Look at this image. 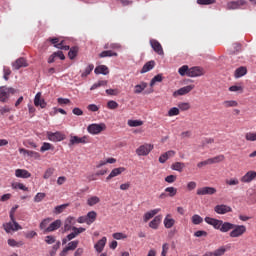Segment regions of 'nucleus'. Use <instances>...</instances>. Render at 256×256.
Here are the masks:
<instances>
[{"label": "nucleus", "instance_id": "23", "mask_svg": "<svg viewBox=\"0 0 256 256\" xmlns=\"http://www.w3.org/2000/svg\"><path fill=\"white\" fill-rule=\"evenodd\" d=\"M105 245H107V237H103L100 239L95 245L94 248L97 253H102L103 249H105Z\"/></svg>", "mask_w": 256, "mask_h": 256}, {"label": "nucleus", "instance_id": "21", "mask_svg": "<svg viewBox=\"0 0 256 256\" xmlns=\"http://www.w3.org/2000/svg\"><path fill=\"white\" fill-rule=\"evenodd\" d=\"M75 217L69 216L64 222V231H73V225H75Z\"/></svg>", "mask_w": 256, "mask_h": 256}, {"label": "nucleus", "instance_id": "25", "mask_svg": "<svg viewBox=\"0 0 256 256\" xmlns=\"http://www.w3.org/2000/svg\"><path fill=\"white\" fill-rule=\"evenodd\" d=\"M233 227H235V224L222 221L220 224V231L221 233H229V231L233 230Z\"/></svg>", "mask_w": 256, "mask_h": 256}, {"label": "nucleus", "instance_id": "52", "mask_svg": "<svg viewBox=\"0 0 256 256\" xmlns=\"http://www.w3.org/2000/svg\"><path fill=\"white\" fill-rule=\"evenodd\" d=\"M45 197H46V194H45V193L39 192V193H37V194L35 195V197H34V202H35V203H41V201L44 200Z\"/></svg>", "mask_w": 256, "mask_h": 256}, {"label": "nucleus", "instance_id": "22", "mask_svg": "<svg viewBox=\"0 0 256 256\" xmlns=\"http://www.w3.org/2000/svg\"><path fill=\"white\" fill-rule=\"evenodd\" d=\"M160 211H161V208H156L146 212L143 217L144 223H147L149 220L153 219V217L157 215V213H160Z\"/></svg>", "mask_w": 256, "mask_h": 256}, {"label": "nucleus", "instance_id": "36", "mask_svg": "<svg viewBox=\"0 0 256 256\" xmlns=\"http://www.w3.org/2000/svg\"><path fill=\"white\" fill-rule=\"evenodd\" d=\"M67 207H69V204H62V205L56 206L54 208L53 213L55 215H61V213H63V211H65L67 209Z\"/></svg>", "mask_w": 256, "mask_h": 256}, {"label": "nucleus", "instance_id": "18", "mask_svg": "<svg viewBox=\"0 0 256 256\" xmlns=\"http://www.w3.org/2000/svg\"><path fill=\"white\" fill-rule=\"evenodd\" d=\"M253 179H256L255 171H248L244 176L240 178V181L242 183H251Z\"/></svg>", "mask_w": 256, "mask_h": 256}, {"label": "nucleus", "instance_id": "12", "mask_svg": "<svg viewBox=\"0 0 256 256\" xmlns=\"http://www.w3.org/2000/svg\"><path fill=\"white\" fill-rule=\"evenodd\" d=\"M205 75V70L199 66L190 68L188 71V77H201Z\"/></svg>", "mask_w": 256, "mask_h": 256}, {"label": "nucleus", "instance_id": "19", "mask_svg": "<svg viewBox=\"0 0 256 256\" xmlns=\"http://www.w3.org/2000/svg\"><path fill=\"white\" fill-rule=\"evenodd\" d=\"M163 224L165 229H171L175 226V219H173V216H171V214H167L163 220Z\"/></svg>", "mask_w": 256, "mask_h": 256}, {"label": "nucleus", "instance_id": "46", "mask_svg": "<svg viewBox=\"0 0 256 256\" xmlns=\"http://www.w3.org/2000/svg\"><path fill=\"white\" fill-rule=\"evenodd\" d=\"M178 109H180V111H189L191 109V104H189V102H180L178 104Z\"/></svg>", "mask_w": 256, "mask_h": 256}, {"label": "nucleus", "instance_id": "2", "mask_svg": "<svg viewBox=\"0 0 256 256\" xmlns=\"http://www.w3.org/2000/svg\"><path fill=\"white\" fill-rule=\"evenodd\" d=\"M247 233V227L245 225H235L232 228V231L229 233L230 237L232 239H235L237 237H243Z\"/></svg>", "mask_w": 256, "mask_h": 256}, {"label": "nucleus", "instance_id": "10", "mask_svg": "<svg viewBox=\"0 0 256 256\" xmlns=\"http://www.w3.org/2000/svg\"><path fill=\"white\" fill-rule=\"evenodd\" d=\"M150 45L153 51L157 53V55H161V56L165 55V52L163 51V46L159 41H157L156 39H150Z\"/></svg>", "mask_w": 256, "mask_h": 256}, {"label": "nucleus", "instance_id": "38", "mask_svg": "<svg viewBox=\"0 0 256 256\" xmlns=\"http://www.w3.org/2000/svg\"><path fill=\"white\" fill-rule=\"evenodd\" d=\"M101 199L98 196H92L87 199V205L89 207H93L94 205H97V203H100Z\"/></svg>", "mask_w": 256, "mask_h": 256}, {"label": "nucleus", "instance_id": "7", "mask_svg": "<svg viewBox=\"0 0 256 256\" xmlns=\"http://www.w3.org/2000/svg\"><path fill=\"white\" fill-rule=\"evenodd\" d=\"M3 229L7 233H11V231H20L21 229H23V227H21V225H19V223L17 222L10 221L3 224Z\"/></svg>", "mask_w": 256, "mask_h": 256}, {"label": "nucleus", "instance_id": "32", "mask_svg": "<svg viewBox=\"0 0 256 256\" xmlns=\"http://www.w3.org/2000/svg\"><path fill=\"white\" fill-rule=\"evenodd\" d=\"M171 169H173V171H178L179 173H181V171H183V169H185V163L175 162L171 165Z\"/></svg>", "mask_w": 256, "mask_h": 256}, {"label": "nucleus", "instance_id": "30", "mask_svg": "<svg viewBox=\"0 0 256 256\" xmlns=\"http://www.w3.org/2000/svg\"><path fill=\"white\" fill-rule=\"evenodd\" d=\"M223 161H225V155L223 154L208 159L209 165H215V163H221Z\"/></svg>", "mask_w": 256, "mask_h": 256}, {"label": "nucleus", "instance_id": "53", "mask_svg": "<svg viewBox=\"0 0 256 256\" xmlns=\"http://www.w3.org/2000/svg\"><path fill=\"white\" fill-rule=\"evenodd\" d=\"M12 187L13 189H20L21 191H29V188H27L23 183L12 184Z\"/></svg>", "mask_w": 256, "mask_h": 256}, {"label": "nucleus", "instance_id": "56", "mask_svg": "<svg viewBox=\"0 0 256 256\" xmlns=\"http://www.w3.org/2000/svg\"><path fill=\"white\" fill-rule=\"evenodd\" d=\"M49 223H51V218H46L40 223V229L44 230V233H45V229H47V226L49 225Z\"/></svg>", "mask_w": 256, "mask_h": 256}, {"label": "nucleus", "instance_id": "47", "mask_svg": "<svg viewBox=\"0 0 256 256\" xmlns=\"http://www.w3.org/2000/svg\"><path fill=\"white\" fill-rule=\"evenodd\" d=\"M161 81H163V75L158 74L154 76L150 82V87H153L155 83H161Z\"/></svg>", "mask_w": 256, "mask_h": 256}, {"label": "nucleus", "instance_id": "1", "mask_svg": "<svg viewBox=\"0 0 256 256\" xmlns=\"http://www.w3.org/2000/svg\"><path fill=\"white\" fill-rule=\"evenodd\" d=\"M105 129H107V125H105V123H94V124H90L87 127V131L88 133H90V135H99V133H103V131H105Z\"/></svg>", "mask_w": 256, "mask_h": 256}, {"label": "nucleus", "instance_id": "43", "mask_svg": "<svg viewBox=\"0 0 256 256\" xmlns=\"http://www.w3.org/2000/svg\"><path fill=\"white\" fill-rule=\"evenodd\" d=\"M191 221L193 225H201V223H203V217L199 216V214H194Z\"/></svg>", "mask_w": 256, "mask_h": 256}, {"label": "nucleus", "instance_id": "42", "mask_svg": "<svg viewBox=\"0 0 256 256\" xmlns=\"http://www.w3.org/2000/svg\"><path fill=\"white\" fill-rule=\"evenodd\" d=\"M164 191L168 197H175L177 195V188L175 187H167Z\"/></svg>", "mask_w": 256, "mask_h": 256}, {"label": "nucleus", "instance_id": "11", "mask_svg": "<svg viewBox=\"0 0 256 256\" xmlns=\"http://www.w3.org/2000/svg\"><path fill=\"white\" fill-rule=\"evenodd\" d=\"M12 67L15 71H19V69L23 67H29V63L27 62V59L20 57L12 63Z\"/></svg>", "mask_w": 256, "mask_h": 256}, {"label": "nucleus", "instance_id": "39", "mask_svg": "<svg viewBox=\"0 0 256 256\" xmlns=\"http://www.w3.org/2000/svg\"><path fill=\"white\" fill-rule=\"evenodd\" d=\"M223 107H225L226 109H229V107H238L239 106V102L235 101V100H226L222 103Z\"/></svg>", "mask_w": 256, "mask_h": 256}, {"label": "nucleus", "instance_id": "60", "mask_svg": "<svg viewBox=\"0 0 256 256\" xmlns=\"http://www.w3.org/2000/svg\"><path fill=\"white\" fill-rule=\"evenodd\" d=\"M56 49H62L63 51H69L70 47L65 45V41L62 40L59 44L56 45Z\"/></svg>", "mask_w": 256, "mask_h": 256}, {"label": "nucleus", "instance_id": "55", "mask_svg": "<svg viewBox=\"0 0 256 256\" xmlns=\"http://www.w3.org/2000/svg\"><path fill=\"white\" fill-rule=\"evenodd\" d=\"M179 113H180L179 108L173 107L168 111V117H175L179 115Z\"/></svg>", "mask_w": 256, "mask_h": 256}, {"label": "nucleus", "instance_id": "28", "mask_svg": "<svg viewBox=\"0 0 256 256\" xmlns=\"http://www.w3.org/2000/svg\"><path fill=\"white\" fill-rule=\"evenodd\" d=\"M244 75H247V67H245V66H241V67L237 68L234 72L235 79L244 77Z\"/></svg>", "mask_w": 256, "mask_h": 256}, {"label": "nucleus", "instance_id": "49", "mask_svg": "<svg viewBox=\"0 0 256 256\" xmlns=\"http://www.w3.org/2000/svg\"><path fill=\"white\" fill-rule=\"evenodd\" d=\"M129 127H141L143 125V121L141 120H128Z\"/></svg>", "mask_w": 256, "mask_h": 256}, {"label": "nucleus", "instance_id": "8", "mask_svg": "<svg viewBox=\"0 0 256 256\" xmlns=\"http://www.w3.org/2000/svg\"><path fill=\"white\" fill-rule=\"evenodd\" d=\"M194 89H195V85H193V84H190L188 86H184V87L176 90L173 93V97H179V96H182V95H187L188 93H191Z\"/></svg>", "mask_w": 256, "mask_h": 256}, {"label": "nucleus", "instance_id": "50", "mask_svg": "<svg viewBox=\"0 0 256 256\" xmlns=\"http://www.w3.org/2000/svg\"><path fill=\"white\" fill-rule=\"evenodd\" d=\"M93 69H95V66L93 64L88 65L81 76L87 77V75H91V72L93 71Z\"/></svg>", "mask_w": 256, "mask_h": 256}, {"label": "nucleus", "instance_id": "13", "mask_svg": "<svg viewBox=\"0 0 256 256\" xmlns=\"http://www.w3.org/2000/svg\"><path fill=\"white\" fill-rule=\"evenodd\" d=\"M204 221L205 223H207L208 225H211L212 227H214V229H217L218 231H220L221 223L223 222V220H219L211 217H206Z\"/></svg>", "mask_w": 256, "mask_h": 256}, {"label": "nucleus", "instance_id": "3", "mask_svg": "<svg viewBox=\"0 0 256 256\" xmlns=\"http://www.w3.org/2000/svg\"><path fill=\"white\" fill-rule=\"evenodd\" d=\"M9 95H15L14 88L2 86L0 87V101L1 103H7V99H9Z\"/></svg>", "mask_w": 256, "mask_h": 256}, {"label": "nucleus", "instance_id": "35", "mask_svg": "<svg viewBox=\"0 0 256 256\" xmlns=\"http://www.w3.org/2000/svg\"><path fill=\"white\" fill-rule=\"evenodd\" d=\"M78 53H79V47L74 46V47L70 48V50L68 52L69 59H71V60L75 59V57H77Z\"/></svg>", "mask_w": 256, "mask_h": 256}, {"label": "nucleus", "instance_id": "58", "mask_svg": "<svg viewBox=\"0 0 256 256\" xmlns=\"http://www.w3.org/2000/svg\"><path fill=\"white\" fill-rule=\"evenodd\" d=\"M72 231L74 232V235H76V237H77L78 235H81V233H85L86 229L83 227L77 228V227L73 226Z\"/></svg>", "mask_w": 256, "mask_h": 256}, {"label": "nucleus", "instance_id": "51", "mask_svg": "<svg viewBox=\"0 0 256 256\" xmlns=\"http://www.w3.org/2000/svg\"><path fill=\"white\" fill-rule=\"evenodd\" d=\"M79 245V241L75 240V241H71L70 243H68L67 245V249L68 251H75L76 247H78Z\"/></svg>", "mask_w": 256, "mask_h": 256}, {"label": "nucleus", "instance_id": "14", "mask_svg": "<svg viewBox=\"0 0 256 256\" xmlns=\"http://www.w3.org/2000/svg\"><path fill=\"white\" fill-rule=\"evenodd\" d=\"M217 193V189L214 187H202L197 189V195H215Z\"/></svg>", "mask_w": 256, "mask_h": 256}, {"label": "nucleus", "instance_id": "16", "mask_svg": "<svg viewBox=\"0 0 256 256\" xmlns=\"http://www.w3.org/2000/svg\"><path fill=\"white\" fill-rule=\"evenodd\" d=\"M121 173H125V167H119V168H114L108 177H106V181H111L114 177H119Z\"/></svg>", "mask_w": 256, "mask_h": 256}, {"label": "nucleus", "instance_id": "54", "mask_svg": "<svg viewBox=\"0 0 256 256\" xmlns=\"http://www.w3.org/2000/svg\"><path fill=\"white\" fill-rule=\"evenodd\" d=\"M246 141H256V132H247L245 134Z\"/></svg>", "mask_w": 256, "mask_h": 256}, {"label": "nucleus", "instance_id": "57", "mask_svg": "<svg viewBox=\"0 0 256 256\" xmlns=\"http://www.w3.org/2000/svg\"><path fill=\"white\" fill-rule=\"evenodd\" d=\"M53 173H55L54 168L46 169V171L44 172V175H43V179H49V177H51L53 175Z\"/></svg>", "mask_w": 256, "mask_h": 256}, {"label": "nucleus", "instance_id": "61", "mask_svg": "<svg viewBox=\"0 0 256 256\" xmlns=\"http://www.w3.org/2000/svg\"><path fill=\"white\" fill-rule=\"evenodd\" d=\"M108 109H117L119 107V103L115 102L114 100H110L107 103Z\"/></svg>", "mask_w": 256, "mask_h": 256}, {"label": "nucleus", "instance_id": "9", "mask_svg": "<svg viewBox=\"0 0 256 256\" xmlns=\"http://www.w3.org/2000/svg\"><path fill=\"white\" fill-rule=\"evenodd\" d=\"M214 211L218 215H225L227 213H232L233 208H231V206H227L225 204H219L214 207Z\"/></svg>", "mask_w": 256, "mask_h": 256}, {"label": "nucleus", "instance_id": "29", "mask_svg": "<svg viewBox=\"0 0 256 256\" xmlns=\"http://www.w3.org/2000/svg\"><path fill=\"white\" fill-rule=\"evenodd\" d=\"M94 73H96V75H108L109 68L105 65H100L95 68Z\"/></svg>", "mask_w": 256, "mask_h": 256}, {"label": "nucleus", "instance_id": "17", "mask_svg": "<svg viewBox=\"0 0 256 256\" xmlns=\"http://www.w3.org/2000/svg\"><path fill=\"white\" fill-rule=\"evenodd\" d=\"M62 225V222L60 219L52 222L46 229L45 233H53V231H57V229H60Z\"/></svg>", "mask_w": 256, "mask_h": 256}, {"label": "nucleus", "instance_id": "20", "mask_svg": "<svg viewBox=\"0 0 256 256\" xmlns=\"http://www.w3.org/2000/svg\"><path fill=\"white\" fill-rule=\"evenodd\" d=\"M15 177H18V179H29V177H31V174L26 169H16Z\"/></svg>", "mask_w": 256, "mask_h": 256}, {"label": "nucleus", "instance_id": "31", "mask_svg": "<svg viewBox=\"0 0 256 256\" xmlns=\"http://www.w3.org/2000/svg\"><path fill=\"white\" fill-rule=\"evenodd\" d=\"M119 54L117 52H113L112 50H104L99 54L100 59L105 57H117Z\"/></svg>", "mask_w": 256, "mask_h": 256}, {"label": "nucleus", "instance_id": "5", "mask_svg": "<svg viewBox=\"0 0 256 256\" xmlns=\"http://www.w3.org/2000/svg\"><path fill=\"white\" fill-rule=\"evenodd\" d=\"M87 143H89V136H83V137H79V136H70V140H69V147H73V145H87Z\"/></svg>", "mask_w": 256, "mask_h": 256}, {"label": "nucleus", "instance_id": "45", "mask_svg": "<svg viewBox=\"0 0 256 256\" xmlns=\"http://www.w3.org/2000/svg\"><path fill=\"white\" fill-rule=\"evenodd\" d=\"M226 185H229L230 187H235L239 185V178H230L225 180Z\"/></svg>", "mask_w": 256, "mask_h": 256}, {"label": "nucleus", "instance_id": "27", "mask_svg": "<svg viewBox=\"0 0 256 256\" xmlns=\"http://www.w3.org/2000/svg\"><path fill=\"white\" fill-rule=\"evenodd\" d=\"M245 0L232 1L227 4L228 9H239V7H243L245 5Z\"/></svg>", "mask_w": 256, "mask_h": 256}, {"label": "nucleus", "instance_id": "37", "mask_svg": "<svg viewBox=\"0 0 256 256\" xmlns=\"http://www.w3.org/2000/svg\"><path fill=\"white\" fill-rule=\"evenodd\" d=\"M227 252V246H221L212 252V256H223Z\"/></svg>", "mask_w": 256, "mask_h": 256}, {"label": "nucleus", "instance_id": "63", "mask_svg": "<svg viewBox=\"0 0 256 256\" xmlns=\"http://www.w3.org/2000/svg\"><path fill=\"white\" fill-rule=\"evenodd\" d=\"M55 241H56L55 236L49 235L45 237V243H47L48 245H53Z\"/></svg>", "mask_w": 256, "mask_h": 256}, {"label": "nucleus", "instance_id": "48", "mask_svg": "<svg viewBox=\"0 0 256 256\" xmlns=\"http://www.w3.org/2000/svg\"><path fill=\"white\" fill-rule=\"evenodd\" d=\"M50 149H53V145L49 142H44L40 148L41 153H45V151H50Z\"/></svg>", "mask_w": 256, "mask_h": 256}, {"label": "nucleus", "instance_id": "62", "mask_svg": "<svg viewBox=\"0 0 256 256\" xmlns=\"http://www.w3.org/2000/svg\"><path fill=\"white\" fill-rule=\"evenodd\" d=\"M3 73H4V76H3L4 80L9 81V75H11V69L4 67Z\"/></svg>", "mask_w": 256, "mask_h": 256}, {"label": "nucleus", "instance_id": "64", "mask_svg": "<svg viewBox=\"0 0 256 256\" xmlns=\"http://www.w3.org/2000/svg\"><path fill=\"white\" fill-rule=\"evenodd\" d=\"M169 252V245L167 243H164L162 245V252L161 255L162 256H167V253Z\"/></svg>", "mask_w": 256, "mask_h": 256}, {"label": "nucleus", "instance_id": "4", "mask_svg": "<svg viewBox=\"0 0 256 256\" xmlns=\"http://www.w3.org/2000/svg\"><path fill=\"white\" fill-rule=\"evenodd\" d=\"M153 151V145L152 144H143L140 147L136 149V155L139 157H147Z\"/></svg>", "mask_w": 256, "mask_h": 256}, {"label": "nucleus", "instance_id": "41", "mask_svg": "<svg viewBox=\"0 0 256 256\" xmlns=\"http://www.w3.org/2000/svg\"><path fill=\"white\" fill-rule=\"evenodd\" d=\"M8 245L10 247H23V245H25V243H23V241H17L15 239H8Z\"/></svg>", "mask_w": 256, "mask_h": 256}, {"label": "nucleus", "instance_id": "59", "mask_svg": "<svg viewBox=\"0 0 256 256\" xmlns=\"http://www.w3.org/2000/svg\"><path fill=\"white\" fill-rule=\"evenodd\" d=\"M198 5H213L217 3L216 0H197Z\"/></svg>", "mask_w": 256, "mask_h": 256}, {"label": "nucleus", "instance_id": "6", "mask_svg": "<svg viewBox=\"0 0 256 256\" xmlns=\"http://www.w3.org/2000/svg\"><path fill=\"white\" fill-rule=\"evenodd\" d=\"M47 139L57 143L59 141H65V134L63 132H47Z\"/></svg>", "mask_w": 256, "mask_h": 256}, {"label": "nucleus", "instance_id": "26", "mask_svg": "<svg viewBox=\"0 0 256 256\" xmlns=\"http://www.w3.org/2000/svg\"><path fill=\"white\" fill-rule=\"evenodd\" d=\"M154 68H155V61L154 60L148 61L144 64L140 73H142V74L143 73H149V71H151Z\"/></svg>", "mask_w": 256, "mask_h": 256}, {"label": "nucleus", "instance_id": "34", "mask_svg": "<svg viewBox=\"0 0 256 256\" xmlns=\"http://www.w3.org/2000/svg\"><path fill=\"white\" fill-rule=\"evenodd\" d=\"M86 217L88 219V225H91V223H95V221L97 219V212L90 211L87 213Z\"/></svg>", "mask_w": 256, "mask_h": 256}, {"label": "nucleus", "instance_id": "24", "mask_svg": "<svg viewBox=\"0 0 256 256\" xmlns=\"http://www.w3.org/2000/svg\"><path fill=\"white\" fill-rule=\"evenodd\" d=\"M162 219H163V216L161 215L154 217V219L149 223L150 229H154V230L159 229V225H161Z\"/></svg>", "mask_w": 256, "mask_h": 256}, {"label": "nucleus", "instance_id": "33", "mask_svg": "<svg viewBox=\"0 0 256 256\" xmlns=\"http://www.w3.org/2000/svg\"><path fill=\"white\" fill-rule=\"evenodd\" d=\"M145 89H147V83L141 82L140 84H137L135 86L134 93H136V95H139V93H143V91H145Z\"/></svg>", "mask_w": 256, "mask_h": 256}, {"label": "nucleus", "instance_id": "40", "mask_svg": "<svg viewBox=\"0 0 256 256\" xmlns=\"http://www.w3.org/2000/svg\"><path fill=\"white\" fill-rule=\"evenodd\" d=\"M191 68H189L188 65H183L182 67L179 68L178 73L179 75H181V77H185V75H187V77H189V71Z\"/></svg>", "mask_w": 256, "mask_h": 256}, {"label": "nucleus", "instance_id": "44", "mask_svg": "<svg viewBox=\"0 0 256 256\" xmlns=\"http://www.w3.org/2000/svg\"><path fill=\"white\" fill-rule=\"evenodd\" d=\"M105 85H107V81L100 80L91 86L90 91H95V89H99V87H105Z\"/></svg>", "mask_w": 256, "mask_h": 256}, {"label": "nucleus", "instance_id": "15", "mask_svg": "<svg viewBox=\"0 0 256 256\" xmlns=\"http://www.w3.org/2000/svg\"><path fill=\"white\" fill-rule=\"evenodd\" d=\"M34 105L35 107H41V109H45V107H47V102H45V99L41 98V92H38L35 95Z\"/></svg>", "mask_w": 256, "mask_h": 256}]
</instances>
